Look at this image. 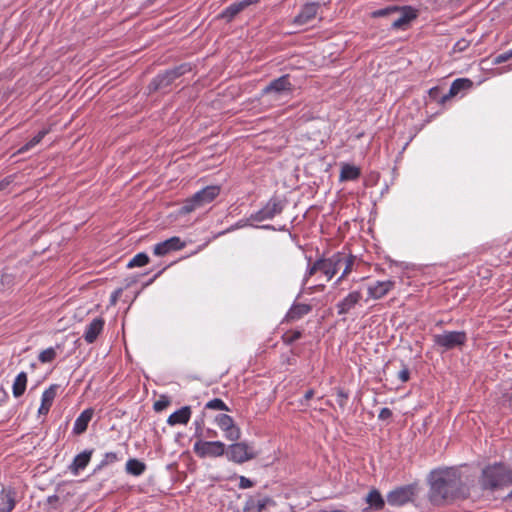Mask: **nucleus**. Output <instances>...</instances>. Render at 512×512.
Wrapping results in <instances>:
<instances>
[{"mask_svg":"<svg viewBox=\"0 0 512 512\" xmlns=\"http://www.w3.org/2000/svg\"><path fill=\"white\" fill-rule=\"evenodd\" d=\"M293 91V84L288 75H283L271 81L263 90L262 95H272L274 99H279L289 95Z\"/></svg>","mask_w":512,"mask_h":512,"instance_id":"obj_5","label":"nucleus"},{"mask_svg":"<svg viewBox=\"0 0 512 512\" xmlns=\"http://www.w3.org/2000/svg\"><path fill=\"white\" fill-rule=\"evenodd\" d=\"M317 272H321L322 273V268H321V260L318 259L316 260L313 264L309 265L308 268H307V271L304 275V278H303V285H306L307 282H308V279L313 276L315 273Z\"/></svg>","mask_w":512,"mask_h":512,"instance_id":"obj_36","label":"nucleus"},{"mask_svg":"<svg viewBox=\"0 0 512 512\" xmlns=\"http://www.w3.org/2000/svg\"><path fill=\"white\" fill-rule=\"evenodd\" d=\"M58 386L57 385H51L48 389H46L41 398V405L38 409V413L40 415H46L50 407L52 406V403L56 397Z\"/></svg>","mask_w":512,"mask_h":512,"instance_id":"obj_19","label":"nucleus"},{"mask_svg":"<svg viewBox=\"0 0 512 512\" xmlns=\"http://www.w3.org/2000/svg\"><path fill=\"white\" fill-rule=\"evenodd\" d=\"M362 295L360 291L350 292L343 300H341L337 305V312L339 315L347 314L351 309H353L356 304L361 300Z\"/></svg>","mask_w":512,"mask_h":512,"instance_id":"obj_18","label":"nucleus"},{"mask_svg":"<svg viewBox=\"0 0 512 512\" xmlns=\"http://www.w3.org/2000/svg\"><path fill=\"white\" fill-rule=\"evenodd\" d=\"M344 278H341V276L336 280L335 284H338L340 283V281H342Z\"/></svg>","mask_w":512,"mask_h":512,"instance_id":"obj_58","label":"nucleus"},{"mask_svg":"<svg viewBox=\"0 0 512 512\" xmlns=\"http://www.w3.org/2000/svg\"><path fill=\"white\" fill-rule=\"evenodd\" d=\"M48 133V130L43 129L37 133L30 141H28L25 145H23L19 150L18 153H24L37 144L41 142V140L45 137V135Z\"/></svg>","mask_w":512,"mask_h":512,"instance_id":"obj_32","label":"nucleus"},{"mask_svg":"<svg viewBox=\"0 0 512 512\" xmlns=\"http://www.w3.org/2000/svg\"><path fill=\"white\" fill-rule=\"evenodd\" d=\"M399 11V8L397 6H389L383 9L375 10L371 13V17L373 18H379V17H385L388 15H391L393 13H396Z\"/></svg>","mask_w":512,"mask_h":512,"instance_id":"obj_39","label":"nucleus"},{"mask_svg":"<svg viewBox=\"0 0 512 512\" xmlns=\"http://www.w3.org/2000/svg\"><path fill=\"white\" fill-rule=\"evenodd\" d=\"M254 482H239L240 489H247L253 486Z\"/></svg>","mask_w":512,"mask_h":512,"instance_id":"obj_52","label":"nucleus"},{"mask_svg":"<svg viewBox=\"0 0 512 512\" xmlns=\"http://www.w3.org/2000/svg\"><path fill=\"white\" fill-rule=\"evenodd\" d=\"M416 13L411 7L403 8L401 15L391 23L393 29H402L407 26L411 20L416 18Z\"/></svg>","mask_w":512,"mask_h":512,"instance_id":"obj_25","label":"nucleus"},{"mask_svg":"<svg viewBox=\"0 0 512 512\" xmlns=\"http://www.w3.org/2000/svg\"><path fill=\"white\" fill-rule=\"evenodd\" d=\"M391 416H392V411L389 408L384 407L380 410L378 418L380 420H387V419L391 418Z\"/></svg>","mask_w":512,"mask_h":512,"instance_id":"obj_47","label":"nucleus"},{"mask_svg":"<svg viewBox=\"0 0 512 512\" xmlns=\"http://www.w3.org/2000/svg\"><path fill=\"white\" fill-rule=\"evenodd\" d=\"M8 399V394L4 388L0 387V405L5 403Z\"/></svg>","mask_w":512,"mask_h":512,"instance_id":"obj_48","label":"nucleus"},{"mask_svg":"<svg viewBox=\"0 0 512 512\" xmlns=\"http://www.w3.org/2000/svg\"><path fill=\"white\" fill-rule=\"evenodd\" d=\"M258 2H260V0H241L239 2L232 3L222 11L220 17L229 22L245 8L250 5L257 4Z\"/></svg>","mask_w":512,"mask_h":512,"instance_id":"obj_16","label":"nucleus"},{"mask_svg":"<svg viewBox=\"0 0 512 512\" xmlns=\"http://www.w3.org/2000/svg\"><path fill=\"white\" fill-rule=\"evenodd\" d=\"M93 416L92 409L84 410L75 420L73 426V433L76 435H80L87 430L88 424L91 421Z\"/></svg>","mask_w":512,"mask_h":512,"instance_id":"obj_24","label":"nucleus"},{"mask_svg":"<svg viewBox=\"0 0 512 512\" xmlns=\"http://www.w3.org/2000/svg\"><path fill=\"white\" fill-rule=\"evenodd\" d=\"M261 228L267 229V230H275V228L271 225H263V226H261Z\"/></svg>","mask_w":512,"mask_h":512,"instance_id":"obj_55","label":"nucleus"},{"mask_svg":"<svg viewBox=\"0 0 512 512\" xmlns=\"http://www.w3.org/2000/svg\"><path fill=\"white\" fill-rule=\"evenodd\" d=\"M104 324V320L101 317H97L87 325L83 337L88 344L95 342L99 334L103 331Z\"/></svg>","mask_w":512,"mask_h":512,"instance_id":"obj_17","label":"nucleus"},{"mask_svg":"<svg viewBox=\"0 0 512 512\" xmlns=\"http://www.w3.org/2000/svg\"><path fill=\"white\" fill-rule=\"evenodd\" d=\"M429 95L433 99H438L439 89L437 87H433L429 90Z\"/></svg>","mask_w":512,"mask_h":512,"instance_id":"obj_50","label":"nucleus"},{"mask_svg":"<svg viewBox=\"0 0 512 512\" xmlns=\"http://www.w3.org/2000/svg\"><path fill=\"white\" fill-rule=\"evenodd\" d=\"M239 480L244 481V480H249V479H248V478H246V477H244V476H240V477H239Z\"/></svg>","mask_w":512,"mask_h":512,"instance_id":"obj_59","label":"nucleus"},{"mask_svg":"<svg viewBox=\"0 0 512 512\" xmlns=\"http://www.w3.org/2000/svg\"><path fill=\"white\" fill-rule=\"evenodd\" d=\"M511 58H512V49L497 55L494 58V63L501 64V63H504V62L510 60Z\"/></svg>","mask_w":512,"mask_h":512,"instance_id":"obj_45","label":"nucleus"},{"mask_svg":"<svg viewBox=\"0 0 512 512\" xmlns=\"http://www.w3.org/2000/svg\"><path fill=\"white\" fill-rule=\"evenodd\" d=\"M410 377V372L407 367H404L398 372V378L401 380V382H407Z\"/></svg>","mask_w":512,"mask_h":512,"instance_id":"obj_46","label":"nucleus"},{"mask_svg":"<svg viewBox=\"0 0 512 512\" xmlns=\"http://www.w3.org/2000/svg\"><path fill=\"white\" fill-rule=\"evenodd\" d=\"M226 455L236 463H243L255 457L253 449L244 442L230 445Z\"/></svg>","mask_w":512,"mask_h":512,"instance_id":"obj_9","label":"nucleus"},{"mask_svg":"<svg viewBox=\"0 0 512 512\" xmlns=\"http://www.w3.org/2000/svg\"><path fill=\"white\" fill-rule=\"evenodd\" d=\"M468 45V42L464 39L458 41L456 44H455V48L458 49V50H464Z\"/></svg>","mask_w":512,"mask_h":512,"instance_id":"obj_49","label":"nucleus"},{"mask_svg":"<svg viewBox=\"0 0 512 512\" xmlns=\"http://www.w3.org/2000/svg\"><path fill=\"white\" fill-rule=\"evenodd\" d=\"M320 260L322 273L327 277V281H330L342 267L344 253L338 252L329 258H320Z\"/></svg>","mask_w":512,"mask_h":512,"instance_id":"obj_10","label":"nucleus"},{"mask_svg":"<svg viewBox=\"0 0 512 512\" xmlns=\"http://www.w3.org/2000/svg\"><path fill=\"white\" fill-rule=\"evenodd\" d=\"M301 336H302V334L300 331H293V332L286 333L283 336V339L286 343L291 344V343L297 341L298 339H300Z\"/></svg>","mask_w":512,"mask_h":512,"instance_id":"obj_44","label":"nucleus"},{"mask_svg":"<svg viewBox=\"0 0 512 512\" xmlns=\"http://www.w3.org/2000/svg\"><path fill=\"white\" fill-rule=\"evenodd\" d=\"M471 86V81L464 78L456 79L452 82L450 89L447 94L440 97L439 102L445 103L450 98L456 96L461 90Z\"/></svg>","mask_w":512,"mask_h":512,"instance_id":"obj_22","label":"nucleus"},{"mask_svg":"<svg viewBox=\"0 0 512 512\" xmlns=\"http://www.w3.org/2000/svg\"><path fill=\"white\" fill-rule=\"evenodd\" d=\"M366 501L369 504V507L373 508L375 510H380L384 506V500H383L381 494L376 490H372L367 495Z\"/></svg>","mask_w":512,"mask_h":512,"instance_id":"obj_31","label":"nucleus"},{"mask_svg":"<svg viewBox=\"0 0 512 512\" xmlns=\"http://www.w3.org/2000/svg\"><path fill=\"white\" fill-rule=\"evenodd\" d=\"M467 335L464 331H445L442 334L433 336L435 345L442 347L444 350H451L465 344Z\"/></svg>","mask_w":512,"mask_h":512,"instance_id":"obj_4","label":"nucleus"},{"mask_svg":"<svg viewBox=\"0 0 512 512\" xmlns=\"http://www.w3.org/2000/svg\"><path fill=\"white\" fill-rule=\"evenodd\" d=\"M191 70L190 65L181 64L157 75L149 84L150 91H165L178 77Z\"/></svg>","mask_w":512,"mask_h":512,"instance_id":"obj_2","label":"nucleus"},{"mask_svg":"<svg viewBox=\"0 0 512 512\" xmlns=\"http://www.w3.org/2000/svg\"><path fill=\"white\" fill-rule=\"evenodd\" d=\"M491 484V488H495L497 486V482H489Z\"/></svg>","mask_w":512,"mask_h":512,"instance_id":"obj_56","label":"nucleus"},{"mask_svg":"<svg viewBox=\"0 0 512 512\" xmlns=\"http://www.w3.org/2000/svg\"><path fill=\"white\" fill-rule=\"evenodd\" d=\"M464 477L461 467L437 468L430 472L428 480H457Z\"/></svg>","mask_w":512,"mask_h":512,"instance_id":"obj_14","label":"nucleus"},{"mask_svg":"<svg viewBox=\"0 0 512 512\" xmlns=\"http://www.w3.org/2000/svg\"><path fill=\"white\" fill-rule=\"evenodd\" d=\"M218 427L224 432L229 441H237L241 436L240 428L235 424L233 418L227 414H219L215 417Z\"/></svg>","mask_w":512,"mask_h":512,"instance_id":"obj_8","label":"nucleus"},{"mask_svg":"<svg viewBox=\"0 0 512 512\" xmlns=\"http://www.w3.org/2000/svg\"><path fill=\"white\" fill-rule=\"evenodd\" d=\"M196 430H195V437H198L199 439H202L204 437L206 438H213L217 436V432L213 429H207L206 432H203L202 424L203 421L200 422L196 421Z\"/></svg>","mask_w":512,"mask_h":512,"instance_id":"obj_34","label":"nucleus"},{"mask_svg":"<svg viewBox=\"0 0 512 512\" xmlns=\"http://www.w3.org/2000/svg\"><path fill=\"white\" fill-rule=\"evenodd\" d=\"M11 182L12 180L10 178H5L0 181V191L4 190Z\"/></svg>","mask_w":512,"mask_h":512,"instance_id":"obj_51","label":"nucleus"},{"mask_svg":"<svg viewBox=\"0 0 512 512\" xmlns=\"http://www.w3.org/2000/svg\"><path fill=\"white\" fill-rule=\"evenodd\" d=\"M191 413L190 406H183L168 417L167 423L170 426L185 425L189 422Z\"/></svg>","mask_w":512,"mask_h":512,"instance_id":"obj_20","label":"nucleus"},{"mask_svg":"<svg viewBox=\"0 0 512 512\" xmlns=\"http://www.w3.org/2000/svg\"><path fill=\"white\" fill-rule=\"evenodd\" d=\"M286 206V201L280 197L273 196L265 204L263 208L255 213H252L249 220L262 222L265 220L273 219L275 216L282 213Z\"/></svg>","mask_w":512,"mask_h":512,"instance_id":"obj_3","label":"nucleus"},{"mask_svg":"<svg viewBox=\"0 0 512 512\" xmlns=\"http://www.w3.org/2000/svg\"><path fill=\"white\" fill-rule=\"evenodd\" d=\"M56 357V352L53 348H48L46 350H43L40 354H39V361L42 362V363H48V362H51L55 359Z\"/></svg>","mask_w":512,"mask_h":512,"instance_id":"obj_41","label":"nucleus"},{"mask_svg":"<svg viewBox=\"0 0 512 512\" xmlns=\"http://www.w3.org/2000/svg\"><path fill=\"white\" fill-rule=\"evenodd\" d=\"M360 176V169L354 165L343 164L340 172V181L356 180Z\"/></svg>","mask_w":512,"mask_h":512,"instance_id":"obj_27","label":"nucleus"},{"mask_svg":"<svg viewBox=\"0 0 512 512\" xmlns=\"http://www.w3.org/2000/svg\"><path fill=\"white\" fill-rule=\"evenodd\" d=\"M314 395V391L312 389L306 391V393L304 394V400L305 401H308L310 400Z\"/></svg>","mask_w":512,"mask_h":512,"instance_id":"obj_54","label":"nucleus"},{"mask_svg":"<svg viewBox=\"0 0 512 512\" xmlns=\"http://www.w3.org/2000/svg\"><path fill=\"white\" fill-rule=\"evenodd\" d=\"M414 497V486L407 485L404 487L397 488L389 493L388 503L391 505L402 506L410 501Z\"/></svg>","mask_w":512,"mask_h":512,"instance_id":"obj_12","label":"nucleus"},{"mask_svg":"<svg viewBox=\"0 0 512 512\" xmlns=\"http://www.w3.org/2000/svg\"><path fill=\"white\" fill-rule=\"evenodd\" d=\"M320 4L309 2L302 6L300 12L294 17L293 24L303 26L311 23L318 14Z\"/></svg>","mask_w":512,"mask_h":512,"instance_id":"obj_11","label":"nucleus"},{"mask_svg":"<svg viewBox=\"0 0 512 512\" xmlns=\"http://www.w3.org/2000/svg\"><path fill=\"white\" fill-rule=\"evenodd\" d=\"M185 247V243L179 237H171L163 242L157 243L154 246L153 252L157 256H164L171 251L181 250Z\"/></svg>","mask_w":512,"mask_h":512,"instance_id":"obj_15","label":"nucleus"},{"mask_svg":"<svg viewBox=\"0 0 512 512\" xmlns=\"http://www.w3.org/2000/svg\"><path fill=\"white\" fill-rule=\"evenodd\" d=\"M121 293V289L115 291L112 296H111V302L114 304L116 303L117 299H118V296L120 295Z\"/></svg>","mask_w":512,"mask_h":512,"instance_id":"obj_53","label":"nucleus"},{"mask_svg":"<svg viewBox=\"0 0 512 512\" xmlns=\"http://www.w3.org/2000/svg\"><path fill=\"white\" fill-rule=\"evenodd\" d=\"M394 286L392 281H378L368 287V294L373 299H380L385 296Z\"/></svg>","mask_w":512,"mask_h":512,"instance_id":"obj_21","label":"nucleus"},{"mask_svg":"<svg viewBox=\"0 0 512 512\" xmlns=\"http://www.w3.org/2000/svg\"><path fill=\"white\" fill-rule=\"evenodd\" d=\"M15 507L14 493L11 491L4 492L1 497L0 512H11Z\"/></svg>","mask_w":512,"mask_h":512,"instance_id":"obj_30","label":"nucleus"},{"mask_svg":"<svg viewBox=\"0 0 512 512\" xmlns=\"http://www.w3.org/2000/svg\"><path fill=\"white\" fill-rule=\"evenodd\" d=\"M119 460L117 453L115 452H107L105 453L103 459L100 461L99 465L95 468L96 470L102 469L103 467L115 463Z\"/></svg>","mask_w":512,"mask_h":512,"instance_id":"obj_38","label":"nucleus"},{"mask_svg":"<svg viewBox=\"0 0 512 512\" xmlns=\"http://www.w3.org/2000/svg\"><path fill=\"white\" fill-rule=\"evenodd\" d=\"M220 193L219 186H207L186 199L180 208L181 214H188L212 202Z\"/></svg>","mask_w":512,"mask_h":512,"instance_id":"obj_1","label":"nucleus"},{"mask_svg":"<svg viewBox=\"0 0 512 512\" xmlns=\"http://www.w3.org/2000/svg\"><path fill=\"white\" fill-rule=\"evenodd\" d=\"M27 384V374L25 372H20L13 383L12 391L14 397L18 398L22 396L25 392Z\"/></svg>","mask_w":512,"mask_h":512,"instance_id":"obj_28","label":"nucleus"},{"mask_svg":"<svg viewBox=\"0 0 512 512\" xmlns=\"http://www.w3.org/2000/svg\"><path fill=\"white\" fill-rule=\"evenodd\" d=\"M93 450H86L82 453L78 454L71 466L70 469L74 474H77L79 470H83L89 463L91 456H92Z\"/></svg>","mask_w":512,"mask_h":512,"instance_id":"obj_26","label":"nucleus"},{"mask_svg":"<svg viewBox=\"0 0 512 512\" xmlns=\"http://www.w3.org/2000/svg\"><path fill=\"white\" fill-rule=\"evenodd\" d=\"M146 469L145 463L138 459H129L126 463V471L134 477L140 476Z\"/></svg>","mask_w":512,"mask_h":512,"instance_id":"obj_29","label":"nucleus"},{"mask_svg":"<svg viewBox=\"0 0 512 512\" xmlns=\"http://www.w3.org/2000/svg\"><path fill=\"white\" fill-rule=\"evenodd\" d=\"M170 405V400L167 396H161L153 405L156 412L163 411Z\"/></svg>","mask_w":512,"mask_h":512,"instance_id":"obj_42","label":"nucleus"},{"mask_svg":"<svg viewBox=\"0 0 512 512\" xmlns=\"http://www.w3.org/2000/svg\"><path fill=\"white\" fill-rule=\"evenodd\" d=\"M194 452L200 457H218L225 453V444L221 441H203L194 443Z\"/></svg>","mask_w":512,"mask_h":512,"instance_id":"obj_6","label":"nucleus"},{"mask_svg":"<svg viewBox=\"0 0 512 512\" xmlns=\"http://www.w3.org/2000/svg\"><path fill=\"white\" fill-rule=\"evenodd\" d=\"M248 221H250L249 218L247 220H239L238 222H236L234 225L230 226L226 230L219 232L217 234V237L218 236H222V235H224L226 233L232 232L234 230L246 227L248 225Z\"/></svg>","mask_w":512,"mask_h":512,"instance_id":"obj_43","label":"nucleus"},{"mask_svg":"<svg viewBox=\"0 0 512 512\" xmlns=\"http://www.w3.org/2000/svg\"><path fill=\"white\" fill-rule=\"evenodd\" d=\"M245 512H278L276 503L269 497L254 495L247 499L244 505Z\"/></svg>","mask_w":512,"mask_h":512,"instance_id":"obj_7","label":"nucleus"},{"mask_svg":"<svg viewBox=\"0 0 512 512\" xmlns=\"http://www.w3.org/2000/svg\"><path fill=\"white\" fill-rule=\"evenodd\" d=\"M344 278H341V276L336 280L335 284H338L340 283V281H342Z\"/></svg>","mask_w":512,"mask_h":512,"instance_id":"obj_57","label":"nucleus"},{"mask_svg":"<svg viewBox=\"0 0 512 512\" xmlns=\"http://www.w3.org/2000/svg\"><path fill=\"white\" fill-rule=\"evenodd\" d=\"M312 307L304 303H294L286 314L287 321H296L310 313Z\"/></svg>","mask_w":512,"mask_h":512,"instance_id":"obj_23","label":"nucleus"},{"mask_svg":"<svg viewBox=\"0 0 512 512\" xmlns=\"http://www.w3.org/2000/svg\"><path fill=\"white\" fill-rule=\"evenodd\" d=\"M149 262V256L144 253H138L136 254L127 264L128 268H134V267H142L148 264Z\"/></svg>","mask_w":512,"mask_h":512,"instance_id":"obj_33","label":"nucleus"},{"mask_svg":"<svg viewBox=\"0 0 512 512\" xmlns=\"http://www.w3.org/2000/svg\"><path fill=\"white\" fill-rule=\"evenodd\" d=\"M337 403L341 410H344L349 398L348 393L342 388H336Z\"/></svg>","mask_w":512,"mask_h":512,"instance_id":"obj_40","label":"nucleus"},{"mask_svg":"<svg viewBox=\"0 0 512 512\" xmlns=\"http://www.w3.org/2000/svg\"><path fill=\"white\" fill-rule=\"evenodd\" d=\"M205 408L210 410L230 411L224 401L219 398H214L208 401L205 405Z\"/></svg>","mask_w":512,"mask_h":512,"instance_id":"obj_37","label":"nucleus"},{"mask_svg":"<svg viewBox=\"0 0 512 512\" xmlns=\"http://www.w3.org/2000/svg\"><path fill=\"white\" fill-rule=\"evenodd\" d=\"M356 257L353 255L347 256L344 254V260L342 262V266L344 267L343 272L341 274V278H345L348 274L353 270V265L355 263Z\"/></svg>","mask_w":512,"mask_h":512,"instance_id":"obj_35","label":"nucleus"},{"mask_svg":"<svg viewBox=\"0 0 512 512\" xmlns=\"http://www.w3.org/2000/svg\"><path fill=\"white\" fill-rule=\"evenodd\" d=\"M485 480H512V471L504 464L496 463L483 469Z\"/></svg>","mask_w":512,"mask_h":512,"instance_id":"obj_13","label":"nucleus"}]
</instances>
